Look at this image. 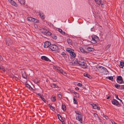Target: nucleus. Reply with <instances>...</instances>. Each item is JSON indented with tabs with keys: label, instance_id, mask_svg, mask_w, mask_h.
Returning <instances> with one entry per match:
<instances>
[{
	"label": "nucleus",
	"instance_id": "1",
	"mask_svg": "<svg viewBox=\"0 0 124 124\" xmlns=\"http://www.w3.org/2000/svg\"><path fill=\"white\" fill-rule=\"evenodd\" d=\"M72 63L74 65H79L83 68H86L87 67V64L86 63L78 61L77 59H74L72 62Z\"/></svg>",
	"mask_w": 124,
	"mask_h": 124
},
{
	"label": "nucleus",
	"instance_id": "61",
	"mask_svg": "<svg viewBox=\"0 0 124 124\" xmlns=\"http://www.w3.org/2000/svg\"><path fill=\"white\" fill-rule=\"evenodd\" d=\"M119 100L121 102H122V100H121V99H119Z\"/></svg>",
	"mask_w": 124,
	"mask_h": 124
},
{
	"label": "nucleus",
	"instance_id": "11",
	"mask_svg": "<svg viewBox=\"0 0 124 124\" xmlns=\"http://www.w3.org/2000/svg\"><path fill=\"white\" fill-rule=\"evenodd\" d=\"M41 58L43 60L47 61H48L49 60V59L47 57L45 56H42Z\"/></svg>",
	"mask_w": 124,
	"mask_h": 124
},
{
	"label": "nucleus",
	"instance_id": "19",
	"mask_svg": "<svg viewBox=\"0 0 124 124\" xmlns=\"http://www.w3.org/2000/svg\"><path fill=\"white\" fill-rule=\"evenodd\" d=\"M68 43L70 45L72 44V40L70 39H68L67 40Z\"/></svg>",
	"mask_w": 124,
	"mask_h": 124
},
{
	"label": "nucleus",
	"instance_id": "32",
	"mask_svg": "<svg viewBox=\"0 0 124 124\" xmlns=\"http://www.w3.org/2000/svg\"><path fill=\"white\" fill-rule=\"evenodd\" d=\"M120 85H118V84H115L114 85H115V87L117 88V89H119V86H120Z\"/></svg>",
	"mask_w": 124,
	"mask_h": 124
},
{
	"label": "nucleus",
	"instance_id": "62",
	"mask_svg": "<svg viewBox=\"0 0 124 124\" xmlns=\"http://www.w3.org/2000/svg\"><path fill=\"white\" fill-rule=\"evenodd\" d=\"M109 96H108V97H107V99H109Z\"/></svg>",
	"mask_w": 124,
	"mask_h": 124
},
{
	"label": "nucleus",
	"instance_id": "45",
	"mask_svg": "<svg viewBox=\"0 0 124 124\" xmlns=\"http://www.w3.org/2000/svg\"><path fill=\"white\" fill-rule=\"evenodd\" d=\"M94 117H98V115H97V114H96L95 113H94Z\"/></svg>",
	"mask_w": 124,
	"mask_h": 124
},
{
	"label": "nucleus",
	"instance_id": "8",
	"mask_svg": "<svg viewBox=\"0 0 124 124\" xmlns=\"http://www.w3.org/2000/svg\"><path fill=\"white\" fill-rule=\"evenodd\" d=\"M51 45L50 42L48 41H46L45 43L44 47L45 48H47L48 47L50 48V46Z\"/></svg>",
	"mask_w": 124,
	"mask_h": 124
},
{
	"label": "nucleus",
	"instance_id": "21",
	"mask_svg": "<svg viewBox=\"0 0 124 124\" xmlns=\"http://www.w3.org/2000/svg\"><path fill=\"white\" fill-rule=\"evenodd\" d=\"M51 86L53 88H56L58 87V86L55 84L53 83L51 84Z\"/></svg>",
	"mask_w": 124,
	"mask_h": 124
},
{
	"label": "nucleus",
	"instance_id": "34",
	"mask_svg": "<svg viewBox=\"0 0 124 124\" xmlns=\"http://www.w3.org/2000/svg\"><path fill=\"white\" fill-rule=\"evenodd\" d=\"M101 0H98V1H97L96 2L97 3H98L99 5H100L101 4H102L101 3Z\"/></svg>",
	"mask_w": 124,
	"mask_h": 124
},
{
	"label": "nucleus",
	"instance_id": "36",
	"mask_svg": "<svg viewBox=\"0 0 124 124\" xmlns=\"http://www.w3.org/2000/svg\"><path fill=\"white\" fill-rule=\"evenodd\" d=\"M26 86L29 88L30 89V88L32 89V88L28 84H26Z\"/></svg>",
	"mask_w": 124,
	"mask_h": 124
},
{
	"label": "nucleus",
	"instance_id": "54",
	"mask_svg": "<svg viewBox=\"0 0 124 124\" xmlns=\"http://www.w3.org/2000/svg\"><path fill=\"white\" fill-rule=\"evenodd\" d=\"M121 85L122 86V89H124V85Z\"/></svg>",
	"mask_w": 124,
	"mask_h": 124
},
{
	"label": "nucleus",
	"instance_id": "18",
	"mask_svg": "<svg viewBox=\"0 0 124 124\" xmlns=\"http://www.w3.org/2000/svg\"><path fill=\"white\" fill-rule=\"evenodd\" d=\"M71 57L72 58H74L75 57L76 55V54L74 53V52H73L72 53L70 54Z\"/></svg>",
	"mask_w": 124,
	"mask_h": 124
},
{
	"label": "nucleus",
	"instance_id": "52",
	"mask_svg": "<svg viewBox=\"0 0 124 124\" xmlns=\"http://www.w3.org/2000/svg\"><path fill=\"white\" fill-rule=\"evenodd\" d=\"M41 99L44 101H45L46 100L43 97H41Z\"/></svg>",
	"mask_w": 124,
	"mask_h": 124
},
{
	"label": "nucleus",
	"instance_id": "42",
	"mask_svg": "<svg viewBox=\"0 0 124 124\" xmlns=\"http://www.w3.org/2000/svg\"><path fill=\"white\" fill-rule=\"evenodd\" d=\"M13 78L15 79L16 80H17L18 79V78L17 77L15 76L13 77Z\"/></svg>",
	"mask_w": 124,
	"mask_h": 124
},
{
	"label": "nucleus",
	"instance_id": "49",
	"mask_svg": "<svg viewBox=\"0 0 124 124\" xmlns=\"http://www.w3.org/2000/svg\"><path fill=\"white\" fill-rule=\"evenodd\" d=\"M35 81L36 82L38 83L39 82V80H37V79H35Z\"/></svg>",
	"mask_w": 124,
	"mask_h": 124
},
{
	"label": "nucleus",
	"instance_id": "43",
	"mask_svg": "<svg viewBox=\"0 0 124 124\" xmlns=\"http://www.w3.org/2000/svg\"><path fill=\"white\" fill-rule=\"evenodd\" d=\"M58 118L62 122L63 121H62L60 119V118H59V117H61V116L59 115V114H58Z\"/></svg>",
	"mask_w": 124,
	"mask_h": 124
},
{
	"label": "nucleus",
	"instance_id": "17",
	"mask_svg": "<svg viewBox=\"0 0 124 124\" xmlns=\"http://www.w3.org/2000/svg\"><path fill=\"white\" fill-rule=\"evenodd\" d=\"M84 75L85 77H87L88 78H91V76L88 74L87 73H85L84 74Z\"/></svg>",
	"mask_w": 124,
	"mask_h": 124
},
{
	"label": "nucleus",
	"instance_id": "37",
	"mask_svg": "<svg viewBox=\"0 0 124 124\" xmlns=\"http://www.w3.org/2000/svg\"><path fill=\"white\" fill-rule=\"evenodd\" d=\"M20 3L21 4H24L25 3V0H20Z\"/></svg>",
	"mask_w": 124,
	"mask_h": 124
},
{
	"label": "nucleus",
	"instance_id": "25",
	"mask_svg": "<svg viewBox=\"0 0 124 124\" xmlns=\"http://www.w3.org/2000/svg\"><path fill=\"white\" fill-rule=\"evenodd\" d=\"M52 37L54 39H57V36L54 34H52L51 35Z\"/></svg>",
	"mask_w": 124,
	"mask_h": 124
},
{
	"label": "nucleus",
	"instance_id": "64",
	"mask_svg": "<svg viewBox=\"0 0 124 124\" xmlns=\"http://www.w3.org/2000/svg\"><path fill=\"white\" fill-rule=\"evenodd\" d=\"M8 1H9L10 2V1H12V0H8Z\"/></svg>",
	"mask_w": 124,
	"mask_h": 124
},
{
	"label": "nucleus",
	"instance_id": "40",
	"mask_svg": "<svg viewBox=\"0 0 124 124\" xmlns=\"http://www.w3.org/2000/svg\"><path fill=\"white\" fill-rule=\"evenodd\" d=\"M34 27L36 29L38 28V26L37 24H35L34 25Z\"/></svg>",
	"mask_w": 124,
	"mask_h": 124
},
{
	"label": "nucleus",
	"instance_id": "50",
	"mask_svg": "<svg viewBox=\"0 0 124 124\" xmlns=\"http://www.w3.org/2000/svg\"><path fill=\"white\" fill-rule=\"evenodd\" d=\"M116 96V98L118 100L119 99L118 97V95H115Z\"/></svg>",
	"mask_w": 124,
	"mask_h": 124
},
{
	"label": "nucleus",
	"instance_id": "46",
	"mask_svg": "<svg viewBox=\"0 0 124 124\" xmlns=\"http://www.w3.org/2000/svg\"><path fill=\"white\" fill-rule=\"evenodd\" d=\"M101 67H102V69H103L104 70H107L106 69V68H104L103 67H102V66H99V68H101Z\"/></svg>",
	"mask_w": 124,
	"mask_h": 124
},
{
	"label": "nucleus",
	"instance_id": "29",
	"mask_svg": "<svg viewBox=\"0 0 124 124\" xmlns=\"http://www.w3.org/2000/svg\"><path fill=\"white\" fill-rule=\"evenodd\" d=\"M51 99L52 101H54L56 100V97L54 96L52 97L51 98Z\"/></svg>",
	"mask_w": 124,
	"mask_h": 124
},
{
	"label": "nucleus",
	"instance_id": "16",
	"mask_svg": "<svg viewBox=\"0 0 124 124\" xmlns=\"http://www.w3.org/2000/svg\"><path fill=\"white\" fill-rule=\"evenodd\" d=\"M22 75L24 78H25L26 76L25 75V72L24 70L22 71Z\"/></svg>",
	"mask_w": 124,
	"mask_h": 124
},
{
	"label": "nucleus",
	"instance_id": "4",
	"mask_svg": "<svg viewBox=\"0 0 124 124\" xmlns=\"http://www.w3.org/2000/svg\"><path fill=\"white\" fill-rule=\"evenodd\" d=\"M6 43L7 45L9 46L12 44V42L11 39L8 38H6Z\"/></svg>",
	"mask_w": 124,
	"mask_h": 124
},
{
	"label": "nucleus",
	"instance_id": "41",
	"mask_svg": "<svg viewBox=\"0 0 124 124\" xmlns=\"http://www.w3.org/2000/svg\"><path fill=\"white\" fill-rule=\"evenodd\" d=\"M73 102L75 104H77V101L74 98H73Z\"/></svg>",
	"mask_w": 124,
	"mask_h": 124
},
{
	"label": "nucleus",
	"instance_id": "14",
	"mask_svg": "<svg viewBox=\"0 0 124 124\" xmlns=\"http://www.w3.org/2000/svg\"><path fill=\"white\" fill-rule=\"evenodd\" d=\"M10 3L11 4L15 7H17V4L16 3V2L13 0L11 1H10Z\"/></svg>",
	"mask_w": 124,
	"mask_h": 124
},
{
	"label": "nucleus",
	"instance_id": "60",
	"mask_svg": "<svg viewBox=\"0 0 124 124\" xmlns=\"http://www.w3.org/2000/svg\"><path fill=\"white\" fill-rule=\"evenodd\" d=\"M39 96V97L40 98H41V97H42L41 95H40Z\"/></svg>",
	"mask_w": 124,
	"mask_h": 124
},
{
	"label": "nucleus",
	"instance_id": "15",
	"mask_svg": "<svg viewBox=\"0 0 124 124\" xmlns=\"http://www.w3.org/2000/svg\"><path fill=\"white\" fill-rule=\"evenodd\" d=\"M27 20L31 22H33V20H34V18L31 17H27Z\"/></svg>",
	"mask_w": 124,
	"mask_h": 124
},
{
	"label": "nucleus",
	"instance_id": "44",
	"mask_svg": "<svg viewBox=\"0 0 124 124\" xmlns=\"http://www.w3.org/2000/svg\"><path fill=\"white\" fill-rule=\"evenodd\" d=\"M77 86L80 87H81L82 86V84L80 83H79L77 84Z\"/></svg>",
	"mask_w": 124,
	"mask_h": 124
},
{
	"label": "nucleus",
	"instance_id": "57",
	"mask_svg": "<svg viewBox=\"0 0 124 124\" xmlns=\"http://www.w3.org/2000/svg\"><path fill=\"white\" fill-rule=\"evenodd\" d=\"M74 93L75 94H77L78 95V93L76 92H74Z\"/></svg>",
	"mask_w": 124,
	"mask_h": 124
},
{
	"label": "nucleus",
	"instance_id": "33",
	"mask_svg": "<svg viewBox=\"0 0 124 124\" xmlns=\"http://www.w3.org/2000/svg\"><path fill=\"white\" fill-rule=\"evenodd\" d=\"M58 99H61L62 96V95L60 94H58Z\"/></svg>",
	"mask_w": 124,
	"mask_h": 124
},
{
	"label": "nucleus",
	"instance_id": "3",
	"mask_svg": "<svg viewBox=\"0 0 124 124\" xmlns=\"http://www.w3.org/2000/svg\"><path fill=\"white\" fill-rule=\"evenodd\" d=\"M92 40H91L92 43H96L97 42V41L99 39V38L97 36L93 35L91 36Z\"/></svg>",
	"mask_w": 124,
	"mask_h": 124
},
{
	"label": "nucleus",
	"instance_id": "31",
	"mask_svg": "<svg viewBox=\"0 0 124 124\" xmlns=\"http://www.w3.org/2000/svg\"><path fill=\"white\" fill-rule=\"evenodd\" d=\"M51 34L52 33L51 32L47 31L46 32V34H45V35H52Z\"/></svg>",
	"mask_w": 124,
	"mask_h": 124
},
{
	"label": "nucleus",
	"instance_id": "35",
	"mask_svg": "<svg viewBox=\"0 0 124 124\" xmlns=\"http://www.w3.org/2000/svg\"><path fill=\"white\" fill-rule=\"evenodd\" d=\"M106 78H108L109 80H112L113 79V77L112 76L109 77H107Z\"/></svg>",
	"mask_w": 124,
	"mask_h": 124
},
{
	"label": "nucleus",
	"instance_id": "26",
	"mask_svg": "<svg viewBox=\"0 0 124 124\" xmlns=\"http://www.w3.org/2000/svg\"><path fill=\"white\" fill-rule=\"evenodd\" d=\"M87 50L88 51H93L94 49L93 48L91 47H88L87 48Z\"/></svg>",
	"mask_w": 124,
	"mask_h": 124
},
{
	"label": "nucleus",
	"instance_id": "39",
	"mask_svg": "<svg viewBox=\"0 0 124 124\" xmlns=\"http://www.w3.org/2000/svg\"><path fill=\"white\" fill-rule=\"evenodd\" d=\"M62 55L63 56V57H66V55L64 52H62Z\"/></svg>",
	"mask_w": 124,
	"mask_h": 124
},
{
	"label": "nucleus",
	"instance_id": "20",
	"mask_svg": "<svg viewBox=\"0 0 124 124\" xmlns=\"http://www.w3.org/2000/svg\"><path fill=\"white\" fill-rule=\"evenodd\" d=\"M124 64L123 62H120V65H119L120 67L121 68H123L124 66Z\"/></svg>",
	"mask_w": 124,
	"mask_h": 124
},
{
	"label": "nucleus",
	"instance_id": "22",
	"mask_svg": "<svg viewBox=\"0 0 124 124\" xmlns=\"http://www.w3.org/2000/svg\"><path fill=\"white\" fill-rule=\"evenodd\" d=\"M40 15L42 19H44L45 17V16L44 14L42 13H40Z\"/></svg>",
	"mask_w": 124,
	"mask_h": 124
},
{
	"label": "nucleus",
	"instance_id": "28",
	"mask_svg": "<svg viewBox=\"0 0 124 124\" xmlns=\"http://www.w3.org/2000/svg\"><path fill=\"white\" fill-rule=\"evenodd\" d=\"M79 49L80 50V51L82 53H84L85 52V51L84 49L82 47H80L79 48Z\"/></svg>",
	"mask_w": 124,
	"mask_h": 124
},
{
	"label": "nucleus",
	"instance_id": "48",
	"mask_svg": "<svg viewBox=\"0 0 124 124\" xmlns=\"http://www.w3.org/2000/svg\"><path fill=\"white\" fill-rule=\"evenodd\" d=\"M3 60V58L0 55V61H2Z\"/></svg>",
	"mask_w": 124,
	"mask_h": 124
},
{
	"label": "nucleus",
	"instance_id": "63",
	"mask_svg": "<svg viewBox=\"0 0 124 124\" xmlns=\"http://www.w3.org/2000/svg\"><path fill=\"white\" fill-rule=\"evenodd\" d=\"M77 97H79V94H78H78H77Z\"/></svg>",
	"mask_w": 124,
	"mask_h": 124
},
{
	"label": "nucleus",
	"instance_id": "27",
	"mask_svg": "<svg viewBox=\"0 0 124 124\" xmlns=\"http://www.w3.org/2000/svg\"><path fill=\"white\" fill-rule=\"evenodd\" d=\"M75 112L76 113L77 115V116L82 114L80 112L78 111H75Z\"/></svg>",
	"mask_w": 124,
	"mask_h": 124
},
{
	"label": "nucleus",
	"instance_id": "2",
	"mask_svg": "<svg viewBox=\"0 0 124 124\" xmlns=\"http://www.w3.org/2000/svg\"><path fill=\"white\" fill-rule=\"evenodd\" d=\"M50 48L52 51L59 52V49L58 46L55 45L51 44L50 46Z\"/></svg>",
	"mask_w": 124,
	"mask_h": 124
},
{
	"label": "nucleus",
	"instance_id": "13",
	"mask_svg": "<svg viewBox=\"0 0 124 124\" xmlns=\"http://www.w3.org/2000/svg\"><path fill=\"white\" fill-rule=\"evenodd\" d=\"M66 50L67 51H68L69 53H70V54H71V53H72L73 52H74V50H72L71 49L67 48L66 49Z\"/></svg>",
	"mask_w": 124,
	"mask_h": 124
},
{
	"label": "nucleus",
	"instance_id": "58",
	"mask_svg": "<svg viewBox=\"0 0 124 124\" xmlns=\"http://www.w3.org/2000/svg\"><path fill=\"white\" fill-rule=\"evenodd\" d=\"M37 94L38 95H39V96H40V95H41V94H40V93H37Z\"/></svg>",
	"mask_w": 124,
	"mask_h": 124
},
{
	"label": "nucleus",
	"instance_id": "7",
	"mask_svg": "<svg viewBox=\"0 0 124 124\" xmlns=\"http://www.w3.org/2000/svg\"><path fill=\"white\" fill-rule=\"evenodd\" d=\"M56 69L57 70L59 71L64 76H66V73L60 67H57L56 68Z\"/></svg>",
	"mask_w": 124,
	"mask_h": 124
},
{
	"label": "nucleus",
	"instance_id": "6",
	"mask_svg": "<svg viewBox=\"0 0 124 124\" xmlns=\"http://www.w3.org/2000/svg\"><path fill=\"white\" fill-rule=\"evenodd\" d=\"M83 117V116L82 114H81L77 116L76 119L78 120L81 123H82Z\"/></svg>",
	"mask_w": 124,
	"mask_h": 124
},
{
	"label": "nucleus",
	"instance_id": "53",
	"mask_svg": "<svg viewBox=\"0 0 124 124\" xmlns=\"http://www.w3.org/2000/svg\"><path fill=\"white\" fill-rule=\"evenodd\" d=\"M110 46V45H108L107 46V47L108 48Z\"/></svg>",
	"mask_w": 124,
	"mask_h": 124
},
{
	"label": "nucleus",
	"instance_id": "10",
	"mask_svg": "<svg viewBox=\"0 0 124 124\" xmlns=\"http://www.w3.org/2000/svg\"><path fill=\"white\" fill-rule=\"evenodd\" d=\"M41 32L44 34H46V32L47 31L45 28H44L40 29Z\"/></svg>",
	"mask_w": 124,
	"mask_h": 124
},
{
	"label": "nucleus",
	"instance_id": "24",
	"mask_svg": "<svg viewBox=\"0 0 124 124\" xmlns=\"http://www.w3.org/2000/svg\"><path fill=\"white\" fill-rule=\"evenodd\" d=\"M62 110L64 111H65L66 110V107L65 106L63 105V104H62Z\"/></svg>",
	"mask_w": 124,
	"mask_h": 124
},
{
	"label": "nucleus",
	"instance_id": "9",
	"mask_svg": "<svg viewBox=\"0 0 124 124\" xmlns=\"http://www.w3.org/2000/svg\"><path fill=\"white\" fill-rule=\"evenodd\" d=\"M112 102L113 104L116 105H117L119 104L118 101L115 99H114L113 101H112Z\"/></svg>",
	"mask_w": 124,
	"mask_h": 124
},
{
	"label": "nucleus",
	"instance_id": "30",
	"mask_svg": "<svg viewBox=\"0 0 124 124\" xmlns=\"http://www.w3.org/2000/svg\"><path fill=\"white\" fill-rule=\"evenodd\" d=\"M48 106L53 111L54 110V107L52 106H51V105H50V104H49Z\"/></svg>",
	"mask_w": 124,
	"mask_h": 124
},
{
	"label": "nucleus",
	"instance_id": "47",
	"mask_svg": "<svg viewBox=\"0 0 124 124\" xmlns=\"http://www.w3.org/2000/svg\"><path fill=\"white\" fill-rule=\"evenodd\" d=\"M5 70L4 68L3 67H2L1 71H3L4 72L5 71Z\"/></svg>",
	"mask_w": 124,
	"mask_h": 124
},
{
	"label": "nucleus",
	"instance_id": "23",
	"mask_svg": "<svg viewBox=\"0 0 124 124\" xmlns=\"http://www.w3.org/2000/svg\"><path fill=\"white\" fill-rule=\"evenodd\" d=\"M58 31L62 35H64L65 34V32L63 31L61 29L59 28L58 29Z\"/></svg>",
	"mask_w": 124,
	"mask_h": 124
},
{
	"label": "nucleus",
	"instance_id": "5",
	"mask_svg": "<svg viewBox=\"0 0 124 124\" xmlns=\"http://www.w3.org/2000/svg\"><path fill=\"white\" fill-rule=\"evenodd\" d=\"M116 81L117 83L119 84L123 83L124 82L122 77L121 76H118Z\"/></svg>",
	"mask_w": 124,
	"mask_h": 124
},
{
	"label": "nucleus",
	"instance_id": "55",
	"mask_svg": "<svg viewBox=\"0 0 124 124\" xmlns=\"http://www.w3.org/2000/svg\"><path fill=\"white\" fill-rule=\"evenodd\" d=\"M112 123L113 124H116L114 121L112 122Z\"/></svg>",
	"mask_w": 124,
	"mask_h": 124
},
{
	"label": "nucleus",
	"instance_id": "38",
	"mask_svg": "<svg viewBox=\"0 0 124 124\" xmlns=\"http://www.w3.org/2000/svg\"><path fill=\"white\" fill-rule=\"evenodd\" d=\"M33 22L35 23H37L39 22V20L37 19L34 18V20H33Z\"/></svg>",
	"mask_w": 124,
	"mask_h": 124
},
{
	"label": "nucleus",
	"instance_id": "12",
	"mask_svg": "<svg viewBox=\"0 0 124 124\" xmlns=\"http://www.w3.org/2000/svg\"><path fill=\"white\" fill-rule=\"evenodd\" d=\"M93 108L94 109H97L98 110L100 109V108L99 107H98L95 104H93Z\"/></svg>",
	"mask_w": 124,
	"mask_h": 124
},
{
	"label": "nucleus",
	"instance_id": "56",
	"mask_svg": "<svg viewBox=\"0 0 124 124\" xmlns=\"http://www.w3.org/2000/svg\"><path fill=\"white\" fill-rule=\"evenodd\" d=\"M79 88L78 87H76V88H75V89L76 90H79Z\"/></svg>",
	"mask_w": 124,
	"mask_h": 124
},
{
	"label": "nucleus",
	"instance_id": "59",
	"mask_svg": "<svg viewBox=\"0 0 124 124\" xmlns=\"http://www.w3.org/2000/svg\"><path fill=\"white\" fill-rule=\"evenodd\" d=\"M105 118L106 119H107L108 118V117L107 116H105Z\"/></svg>",
	"mask_w": 124,
	"mask_h": 124
},
{
	"label": "nucleus",
	"instance_id": "51",
	"mask_svg": "<svg viewBox=\"0 0 124 124\" xmlns=\"http://www.w3.org/2000/svg\"><path fill=\"white\" fill-rule=\"evenodd\" d=\"M119 89L121 90L123 89H122V86L121 85H120Z\"/></svg>",
	"mask_w": 124,
	"mask_h": 124
}]
</instances>
